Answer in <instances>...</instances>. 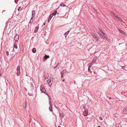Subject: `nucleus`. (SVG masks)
Instances as JSON below:
<instances>
[{
  "instance_id": "17",
  "label": "nucleus",
  "mask_w": 127,
  "mask_h": 127,
  "mask_svg": "<svg viewBox=\"0 0 127 127\" xmlns=\"http://www.w3.org/2000/svg\"><path fill=\"white\" fill-rule=\"evenodd\" d=\"M20 74V71H18L17 70V76H19Z\"/></svg>"
},
{
  "instance_id": "39",
  "label": "nucleus",
  "mask_w": 127,
  "mask_h": 127,
  "mask_svg": "<svg viewBox=\"0 0 127 127\" xmlns=\"http://www.w3.org/2000/svg\"><path fill=\"white\" fill-rule=\"evenodd\" d=\"M49 104H50V105H51V101H49Z\"/></svg>"
},
{
  "instance_id": "35",
  "label": "nucleus",
  "mask_w": 127,
  "mask_h": 127,
  "mask_svg": "<svg viewBox=\"0 0 127 127\" xmlns=\"http://www.w3.org/2000/svg\"><path fill=\"white\" fill-rule=\"evenodd\" d=\"M29 95L30 96H32V94L31 93H29Z\"/></svg>"
},
{
  "instance_id": "50",
  "label": "nucleus",
  "mask_w": 127,
  "mask_h": 127,
  "mask_svg": "<svg viewBox=\"0 0 127 127\" xmlns=\"http://www.w3.org/2000/svg\"><path fill=\"white\" fill-rule=\"evenodd\" d=\"M97 127H100V126H98Z\"/></svg>"
},
{
  "instance_id": "6",
  "label": "nucleus",
  "mask_w": 127,
  "mask_h": 127,
  "mask_svg": "<svg viewBox=\"0 0 127 127\" xmlns=\"http://www.w3.org/2000/svg\"><path fill=\"white\" fill-rule=\"evenodd\" d=\"M49 57L48 56H47L46 55H45V56H44L43 58V60L44 61L46 60H47V58H49Z\"/></svg>"
},
{
  "instance_id": "14",
  "label": "nucleus",
  "mask_w": 127,
  "mask_h": 127,
  "mask_svg": "<svg viewBox=\"0 0 127 127\" xmlns=\"http://www.w3.org/2000/svg\"><path fill=\"white\" fill-rule=\"evenodd\" d=\"M120 31L121 33L124 35H125L126 34V33L123 31L120 30Z\"/></svg>"
},
{
  "instance_id": "51",
  "label": "nucleus",
  "mask_w": 127,
  "mask_h": 127,
  "mask_svg": "<svg viewBox=\"0 0 127 127\" xmlns=\"http://www.w3.org/2000/svg\"><path fill=\"white\" fill-rule=\"evenodd\" d=\"M26 107H27V106H26V107H25V108H26Z\"/></svg>"
},
{
  "instance_id": "26",
  "label": "nucleus",
  "mask_w": 127,
  "mask_h": 127,
  "mask_svg": "<svg viewBox=\"0 0 127 127\" xmlns=\"http://www.w3.org/2000/svg\"><path fill=\"white\" fill-rule=\"evenodd\" d=\"M69 32V31H67L65 32L64 33V35H66L68 34Z\"/></svg>"
},
{
  "instance_id": "18",
  "label": "nucleus",
  "mask_w": 127,
  "mask_h": 127,
  "mask_svg": "<svg viewBox=\"0 0 127 127\" xmlns=\"http://www.w3.org/2000/svg\"><path fill=\"white\" fill-rule=\"evenodd\" d=\"M49 109L50 111L51 112H52L53 111L52 105H50V106Z\"/></svg>"
},
{
  "instance_id": "30",
  "label": "nucleus",
  "mask_w": 127,
  "mask_h": 127,
  "mask_svg": "<svg viewBox=\"0 0 127 127\" xmlns=\"http://www.w3.org/2000/svg\"><path fill=\"white\" fill-rule=\"evenodd\" d=\"M99 119L100 120H103V118L102 117H99Z\"/></svg>"
},
{
  "instance_id": "29",
  "label": "nucleus",
  "mask_w": 127,
  "mask_h": 127,
  "mask_svg": "<svg viewBox=\"0 0 127 127\" xmlns=\"http://www.w3.org/2000/svg\"><path fill=\"white\" fill-rule=\"evenodd\" d=\"M6 54L7 56H8L9 55V52L7 51H6Z\"/></svg>"
},
{
  "instance_id": "45",
  "label": "nucleus",
  "mask_w": 127,
  "mask_h": 127,
  "mask_svg": "<svg viewBox=\"0 0 127 127\" xmlns=\"http://www.w3.org/2000/svg\"><path fill=\"white\" fill-rule=\"evenodd\" d=\"M64 81V80H63L62 81H63V82Z\"/></svg>"
},
{
  "instance_id": "33",
  "label": "nucleus",
  "mask_w": 127,
  "mask_h": 127,
  "mask_svg": "<svg viewBox=\"0 0 127 127\" xmlns=\"http://www.w3.org/2000/svg\"><path fill=\"white\" fill-rule=\"evenodd\" d=\"M18 0H15L14 1L15 3H17L18 1Z\"/></svg>"
},
{
  "instance_id": "10",
  "label": "nucleus",
  "mask_w": 127,
  "mask_h": 127,
  "mask_svg": "<svg viewBox=\"0 0 127 127\" xmlns=\"http://www.w3.org/2000/svg\"><path fill=\"white\" fill-rule=\"evenodd\" d=\"M19 38V35H16L14 37V39L16 41H17Z\"/></svg>"
},
{
  "instance_id": "11",
  "label": "nucleus",
  "mask_w": 127,
  "mask_h": 127,
  "mask_svg": "<svg viewBox=\"0 0 127 127\" xmlns=\"http://www.w3.org/2000/svg\"><path fill=\"white\" fill-rule=\"evenodd\" d=\"M52 15H50L49 16V18H48V22H49L50 21L51 19L52 18Z\"/></svg>"
},
{
  "instance_id": "31",
  "label": "nucleus",
  "mask_w": 127,
  "mask_h": 127,
  "mask_svg": "<svg viewBox=\"0 0 127 127\" xmlns=\"http://www.w3.org/2000/svg\"><path fill=\"white\" fill-rule=\"evenodd\" d=\"M21 6L19 7L18 9V11H19L20 10V9L21 8Z\"/></svg>"
},
{
  "instance_id": "47",
  "label": "nucleus",
  "mask_w": 127,
  "mask_h": 127,
  "mask_svg": "<svg viewBox=\"0 0 127 127\" xmlns=\"http://www.w3.org/2000/svg\"><path fill=\"white\" fill-rule=\"evenodd\" d=\"M45 25V23H44V24L43 25Z\"/></svg>"
},
{
  "instance_id": "2",
  "label": "nucleus",
  "mask_w": 127,
  "mask_h": 127,
  "mask_svg": "<svg viewBox=\"0 0 127 127\" xmlns=\"http://www.w3.org/2000/svg\"><path fill=\"white\" fill-rule=\"evenodd\" d=\"M40 90L42 93H44L46 91L43 85H41L40 86Z\"/></svg>"
},
{
  "instance_id": "1",
  "label": "nucleus",
  "mask_w": 127,
  "mask_h": 127,
  "mask_svg": "<svg viewBox=\"0 0 127 127\" xmlns=\"http://www.w3.org/2000/svg\"><path fill=\"white\" fill-rule=\"evenodd\" d=\"M98 29L100 31V32H101V33H102L103 34L104 37L106 38V39H107V35L105 33H104L103 31L102 30L99 28H98Z\"/></svg>"
},
{
  "instance_id": "23",
  "label": "nucleus",
  "mask_w": 127,
  "mask_h": 127,
  "mask_svg": "<svg viewBox=\"0 0 127 127\" xmlns=\"http://www.w3.org/2000/svg\"><path fill=\"white\" fill-rule=\"evenodd\" d=\"M60 5V6H61L64 7V6H66V5L65 4H64L63 3L61 4Z\"/></svg>"
},
{
  "instance_id": "44",
  "label": "nucleus",
  "mask_w": 127,
  "mask_h": 127,
  "mask_svg": "<svg viewBox=\"0 0 127 127\" xmlns=\"http://www.w3.org/2000/svg\"><path fill=\"white\" fill-rule=\"evenodd\" d=\"M74 83L75 84H76L75 81L74 82Z\"/></svg>"
},
{
  "instance_id": "19",
  "label": "nucleus",
  "mask_w": 127,
  "mask_h": 127,
  "mask_svg": "<svg viewBox=\"0 0 127 127\" xmlns=\"http://www.w3.org/2000/svg\"><path fill=\"white\" fill-rule=\"evenodd\" d=\"M44 93L46 95H47L48 97L49 98V99H50V96L48 94V93H47V92H46V91L44 92Z\"/></svg>"
},
{
  "instance_id": "5",
  "label": "nucleus",
  "mask_w": 127,
  "mask_h": 127,
  "mask_svg": "<svg viewBox=\"0 0 127 127\" xmlns=\"http://www.w3.org/2000/svg\"><path fill=\"white\" fill-rule=\"evenodd\" d=\"M47 82L49 86L50 87H51L52 84L51 83V80L50 79V78L49 79H48V80L47 81Z\"/></svg>"
},
{
  "instance_id": "36",
  "label": "nucleus",
  "mask_w": 127,
  "mask_h": 127,
  "mask_svg": "<svg viewBox=\"0 0 127 127\" xmlns=\"http://www.w3.org/2000/svg\"><path fill=\"white\" fill-rule=\"evenodd\" d=\"M115 17L116 18L118 19V18H119V17L117 16V15L115 16Z\"/></svg>"
},
{
  "instance_id": "4",
  "label": "nucleus",
  "mask_w": 127,
  "mask_h": 127,
  "mask_svg": "<svg viewBox=\"0 0 127 127\" xmlns=\"http://www.w3.org/2000/svg\"><path fill=\"white\" fill-rule=\"evenodd\" d=\"M123 112L125 114H127V106H126L123 109Z\"/></svg>"
},
{
  "instance_id": "43",
  "label": "nucleus",
  "mask_w": 127,
  "mask_h": 127,
  "mask_svg": "<svg viewBox=\"0 0 127 127\" xmlns=\"http://www.w3.org/2000/svg\"><path fill=\"white\" fill-rule=\"evenodd\" d=\"M58 127H61V126H60L59 125L58 126Z\"/></svg>"
},
{
  "instance_id": "13",
  "label": "nucleus",
  "mask_w": 127,
  "mask_h": 127,
  "mask_svg": "<svg viewBox=\"0 0 127 127\" xmlns=\"http://www.w3.org/2000/svg\"><path fill=\"white\" fill-rule=\"evenodd\" d=\"M38 29L39 28L38 27H36L34 30V32L35 33L37 32Z\"/></svg>"
},
{
  "instance_id": "24",
  "label": "nucleus",
  "mask_w": 127,
  "mask_h": 127,
  "mask_svg": "<svg viewBox=\"0 0 127 127\" xmlns=\"http://www.w3.org/2000/svg\"><path fill=\"white\" fill-rule=\"evenodd\" d=\"M17 70L20 71V66H17Z\"/></svg>"
},
{
  "instance_id": "20",
  "label": "nucleus",
  "mask_w": 127,
  "mask_h": 127,
  "mask_svg": "<svg viewBox=\"0 0 127 127\" xmlns=\"http://www.w3.org/2000/svg\"><path fill=\"white\" fill-rule=\"evenodd\" d=\"M111 13L114 16H115L117 15L115 14L114 13L111 12Z\"/></svg>"
},
{
  "instance_id": "12",
  "label": "nucleus",
  "mask_w": 127,
  "mask_h": 127,
  "mask_svg": "<svg viewBox=\"0 0 127 127\" xmlns=\"http://www.w3.org/2000/svg\"><path fill=\"white\" fill-rule=\"evenodd\" d=\"M35 11L34 10H33L32 11V17L33 16V17H34V16L35 15Z\"/></svg>"
},
{
  "instance_id": "40",
  "label": "nucleus",
  "mask_w": 127,
  "mask_h": 127,
  "mask_svg": "<svg viewBox=\"0 0 127 127\" xmlns=\"http://www.w3.org/2000/svg\"><path fill=\"white\" fill-rule=\"evenodd\" d=\"M57 65L56 66H54V68L55 69V68H56L57 67Z\"/></svg>"
},
{
  "instance_id": "37",
  "label": "nucleus",
  "mask_w": 127,
  "mask_h": 127,
  "mask_svg": "<svg viewBox=\"0 0 127 127\" xmlns=\"http://www.w3.org/2000/svg\"><path fill=\"white\" fill-rule=\"evenodd\" d=\"M31 87H33V84H32V83H31Z\"/></svg>"
},
{
  "instance_id": "9",
  "label": "nucleus",
  "mask_w": 127,
  "mask_h": 127,
  "mask_svg": "<svg viewBox=\"0 0 127 127\" xmlns=\"http://www.w3.org/2000/svg\"><path fill=\"white\" fill-rule=\"evenodd\" d=\"M98 33L100 37H101L102 38H105L104 37L103 34L101 33L98 32Z\"/></svg>"
},
{
  "instance_id": "49",
  "label": "nucleus",
  "mask_w": 127,
  "mask_h": 127,
  "mask_svg": "<svg viewBox=\"0 0 127 127\" xmlns=\"http://www.w3.org/2000/svg\"><path fill=\"white\" fill-rule=\"evenodd\" d=\"M55 107L56 108H57V109H58V108H57V107H56V106H55Z\"/></svg>"
},
{
  "instance_id": "41",
  "label": "nucleus",
  "mask_w": 127,
  "mask_h": 127,
  "mask_svg": "<svg viewBox=\"0 0 127 127\" xmlns=\"http://www.w3.org/2000/svg\"><path fill=\"white\" fill-rule=\"evenodd\" d=\"M33 17H34L33 16H32V17L31 18V20H32L33 19Z\"/></svg>"
},
{
  "instance_id": "22",
  "label": "nucleus",
  "mask_w": 127,
  "mask_h": 127,
  "mask_svg": "<svg viewBox=\"0 0 127 127\" xmlns=\"http://www.w3.org/2000/svg\"><path fill=\"white\" fill-rule=\"evenodd\" d=\"M116 127H121V126L120 124H116Z\"/></svg>"
},
{
  "instance_id": "42",
  "label": "nucleus",
  "mask_w": 127,
  "mask_h": 127,
  "mask_svg": "<svg viewBox=\"0 0 127 127\" xmlns=\"http://www.w3.org/2000/svg\"><path fill=\"white\" fill-rule=\"evenodd\" d=\"M31 119L30 120H29V121H30V123H31Z\"/></svg>"
},
{
  "instance_id": "8",
  "label": "nucleus",
  "mask_w": 127,
  "mask_h": 127,
  "mask_svg": "<svg viewBox=\"0 0 127 127\" xmlns=\"http://www.w3.org/2000/svg\"><path fill=\"white\" fill-rule=\"evenodd\" d=\"M91 34L93 36V37L95 38L97 36V34L96 33H92Z\"/></svg>"
},
{
  "instance_id": "15",
  "label": "nucleus",
  "mask_w": 127,
  "mask_h": 127,
  "mask_svg": "<svg viewBox=\"0 0 127 127\" xmlns=\"http://www.w3.org/2000/svg\"><path fill=\"white\" fill-rule=\"evenodd\" d=\"M32 51L33 53H35L36 52V50L35 48H33L32 50Z\"/></svg>"
},
{
  "instance_id": "27",
  "label": "nucleus",
  "mask_w": 127,
  "mask_h": 127,
  "mask_svg": "<svg viewBox=\"0 0 127 127\" xmlns=\"http://www.w3.org/2000/svg\"><path fill=\"white\" fill-rule=\"evenodd\" d=\"M14 48H15L16 49H17V46L16 45L14 44Z\"/></svg>"
},
{
  "instance_id": "32",
  "label": "nucleus",
  "mask_w": 127,
  "mask_h": 127,
  "mask_svg": "<svg viewBox=\"0 0 127 127\" xmlns=\"http://www.w3.org/2000/svg\"><path fill=\"white\" fill-rule=\"evenodd\" d=\"M118 19L120 21H122V19H121V18L120 17H119V18H118Z\"/></svg>"
},
{
  "instance_id": "28",
  "label": "nucleus",
  "mask_w": 127,
  "mask_h": 127,
  "mask_svg": "<svg viewBox=\"0 0 127 127\" xmlns=\"http://www.w3.org/2000/svg\"><path fill=\"white\" fill-rule=\"evenodd\" d=\"M88 71L89 72H91V71L89 67H88Z\"/></svg>"
},
{
  "instance_id": "3",
  "label": "nucleus",
  "mask_w": 127,
  "mask_h": 127,
  "mask_svg": "<svg viewBox=\"0 0 127 127\" xmlns=\"http://www.w3.org/2000/svg\"><path fill=\"white\" fill-rule=\"evenodd\" d=\"M88 110L86 109L84 111H83V114L84 116H87L88 115Z\"/></svg>"
},
{
  "instance_id": "25",
  "label": "nucleus",
  "mask_w": 127,
  "mask_h": 127,
  "mask_svg": "<svg viewBox=\"0 0 127 127\" xmlns=\"http://www.w3.org/2000/svg\"><path fill=\"white\" fill-rule=\"evenodd\" d=\"M96 60H97V58L96 57H95V58L94 57V58L93 59V61L95 62L96 61Z\"/></svg>"
},
{
  "instance_id": "48",
  "label": "nucleus",
  "mask_w": 127,
  "mask_h": 127,
  "mask_svg": "<svg viewBox=\"0 0 127 127\" xmlns=\"http://www.w3.org/2000/svg\"><path fill=\"white\" fill-rule=\"evenodd\" d=\"M111 98L110 97V98H109V99H111Z\"/></svg>"
},
{
  "instance_id": "34",
  "label": "nucleus",
  "mask_w": 127,
  "mask_h": 127,
  "mask_svg": "<svg viewBox=\"0 0 127 127\" xmlns=\"http://www.w3.org/2000/svg\"><path fill=\"white\" fill-rule=\"evenodd\" d=\"M40 120L42 122H43V121H44V120H43V119H42V118L41 117L40 118Z\"/></svg>"
},
{
  "instance_id": "38",
  "label": "nucleus",
  "mask_w": 127,
  "mask_h": 127,
  "mask_svg": "<svg viewBox=\"0 0 127 127\" xmlns=\"http://www.w3.org/2000/svg\"><path fill=\"white\" fill-rule=\"evenodd\" d=\"M32 22H33V21H31V20H30V21L29 23H32Z\"/></svg>"
},
{
  "instance_id": "52",
  "label": "nucleus",
  "mask_w": 127,
  "mask_h": 127,
  "mask_svg": "<svg viewBox=\"0 0 127 127\" xmlns=\"http://www.w3.org/2000/svg\"><path fill=\"white\" fill-rule=\"evenodd\" d=\"M122 69H123V68L122 67Z\"/></svg>"
},
{
  "instance_id": "46",
  "label": "nucleus",
  "mask_w": 127,
  "mask_h": 127,
  "mask_svg": "<svg viewBox=\"0 0 127 127\" xmlns=\"http://www.w3.org/2000/svg\"><path fill=\"white\" fill-rule=\"evenodd\" d=\"M59 7H60V6H59L58 7V8L57 9H58Z\"/></svg>"
},
{
  "instance_id": "7",
  "label": "nucleus",
  "mask_w": 127,
  "mask_h": 127,
  "mask_svg": "<svg viewBox=\"0 0 127 127\" xmlns=\"http://www.w3.org/2000/svg\"><path fill=\"white\" fill-rule=\"evenodd\" d=\"M57 10H56L53 13H52L50 15H52V16L53 17V16H55L57 14Z\"/></svg>"
},
{
  "instance_id": "21",
  "label": "nucleus",
  "mask_w": 127,
  "mask_h": 127,
  "mask_svg": "<svg viewBox=\"0 0 127 127\" xmlns=\"http://www.w3.org/2000/svg\"><path fill=\"white\" fill-rule=\"evenodd\" d=\"M99 38H100L99 37L97 36L96 37H95V39L96 40V41H98V39Z\"/></svg>"
},
{
  "instance_id": "16",
  "label": "nucleus",
  "mask_w": 127,
  "mask_h": 127,
  "mask_svg": "<svg viewBox=\"0 0 127 127\" xmlns=\"http://www.w3.org/2000/svg\"><path fill=\"white\" fill-rule=\"evenodd\" d=\"M60 116L62 117H63L64 116V114L63 113H60Z\"/></svg>"
}]
</instances>
